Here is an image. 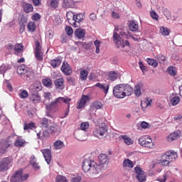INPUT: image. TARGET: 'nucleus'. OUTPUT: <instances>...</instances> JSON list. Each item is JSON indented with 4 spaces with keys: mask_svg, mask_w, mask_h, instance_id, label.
I'll use <instances>...</instances> for the list:
<instances>
[{
    "mask_svg": "<svg viewBox=\"0 0 182 182\" xmlns=\"http://www.w3.org/2000/svg\"><path fill=\"white\" fill-rule=\"evenodd\" d=\"M82 168L84 173H89L90 171L94 178L100 177V173H102L100 165H97V163L95 162V161L85 159L82 162Z\"/></svg>",
    "mask_w": 182,
    "mask_h": 182,
    "instance_id": "obj_1",
    "label": "nucleus"
},
{
    "mask_svg": "<svg viewBox=\"0 0 182 182\" xmlns=\"http://www.w3.org/2000/svg\"><path fill=\"white\" fill-rule=\"evenodd\" d=\"M70 100H71L68 97H60L56 98L55 100L53 101L51 103L46 105V116H47V117H52L50 113H55L56 109H59V105H62V103H65V105H68L67 109H70Z\"/></svg>",
    "mask_w": 182,
    "mask_h": 182,
    "instance_id": "obj_2",
    "label": "nucleus"
},
{
    "mask_svg": "<svg viewBox=\"0 0 182 182\" xmlns=\"http://www.w3.org/2000/svg\"><path fill=\"white\" fill-rule=\"evenodd\" d=\"M133 87L128 84L117 85L113 88V95L117 99H124L126 96H132Z\"/></svg>",
    "mask_w": 182,
    "mask_h": 182,
    "instance_id": "obj_3",
    "label": "nucleus"
},
{
    "mask_svg": "<svg viewBox=\"0 0 182 182\" xmlns=\"http://www.w3.org/2000/svg\"><path fill=\"white\" fill-rule=\"evenodd\" d=\"M138 143L141 147L154 149V143L149 135H144L139 138Z\"/></svg>",
    "mask_w": 182,
    "mask_h": 182,
    "instance_id": "obj_4",
    "label": "nucleus"
},
{
    "mask_svg": "<svg viewBox=\"0 0 182 182\" xmlns=\"http://www.w3.org/2000/svg\"><path fill=\"white\" fill-rule=\"evenodd\" d=\"M93 135L97 139H106L107 137V126L102 125L101 127H97L93 130Z\"/></svg>",
    "mask_w": 182,
    "mask_h": 182,
    "instance_id": "obj_5",
    "label": "nucleus"
},
{
    "mask_svg": "<svg viewBox=\"0 0 182 182\" xmlns=\"http://www.w3.org/2000/svg\"><path fill=\"white\" fill-rule=\"evenodd\" d=\"M13 163L14 159L11 156L2 159L0 161V172L7 171V170H9V168L12 166Z\"/></svg>",
    "mask_w": 182,
    "mask_h": 182,
    "instance_id": "obj_6",
    "label": "nucleus"
},
{
    "mask_svg": "<svg viewBox=\"0 0 182 182\" xmlns=\"http://www.w3.org/2000/svg\"><path fill=\"white\" fill-rule=\"evenodd\" d=\"M135 173L136 174V178L138 181L143 182L146 181V173L139 166L134 168Z\"/></svg>",
    "mask_w": 182,
    "mask_h": 182,
    "instance_id": "obj_7",
    "label": "nucleus"
},
{
    "mask_svg": "<svg viewBox=\"0 0 182 182\" xmlns=\"http://www.w3.org/2000/svg\"><path fill=\"white\" fill-rule=\"evenodd\" d=\"M89 95H82L81 96V98L78 100L77 104V109H83L86 106V103L89 102L90 100Z\"/></svg>",
    "mask_w": 182,
    "mask_h": 182,
    "instance_id": "obj_8",
    "label": "nucleus"
},
{
    "mask_svg": "<svg viewBox=\"0 0 182 182\" xmlns=\"http://www.w3.org/2000/svg\"><path fill=\"white\" fill-rule=\"evenodd\" d=\"M60 70H61V72H63V73L65 75V76H70V75L73 73L70 65H69V63H68V62H65V61L63 63Z\"/></svg>",
    "mask_w": 182,
    "mask_h": 182,
    "instance_id": "obj_9",
    "label": "nucleus"
},
{
    "mask_svg": "<svg viewBox=\"0 0 182 182\" xmlns=\"http://www.w3.org/2000/svg\"><path fill=\"white\" fill-rule=\"evenodd\" d=\"M42 83L41 81H35L29 88V92H33L36 93H39L42 90Z\"/></svg>",
    "mask_w": 182,
    "mask_h": 182,
    "instance_id": "obj_10",
    "label": "nucleus"
},
{
    "mask_svg": "<svg viewBox=\"0 0 182 182\" xmlns=\"http://www.w3.org/2000/svg\"><path fill=\"white\" fill-rule=\"evenodd\" d=\"M54 85L57 90H63L65 89V79L63 77L55 79L54 80Z\"/></svg>",
    "mask_w": 182,
    "mask_h": 182,
    "instance_id": "obj_11",
    "label": "nucleus"
},
{
    "mask_svg": "<svg viewBox=\"0 0 182 182\" xmlns=\"http://www.w3.org/2000/svg\"><path fill=\"white\" fill-rule=\"evenodd\" d=\"M14 54L16 55V56H23V44L22 43H16L14 45Z\"/></svg>",
    "mask_w": 182,
    "mask_h": 182,
    "instance_id": "obj_12",
    "label": "nucleus"
},
{
    "mask_svg": "<svg viewBox=\"0 0 182 182\" xmlns=\"http://www.w3.org/2000/svg\"><path fill=\"white\" fill-rule=\"evenodd\" d=\"M42 154L43 155V157L47 163V164H50V161L52 160V154L50 152V149H41V150Z\"/></svg>",
    "mask_w": 182,
    "mask_h": 182,
    "instance_id": "obj_13",
    "label": "nucleus"
},
{
    "mask_svg": "<svg viewBox=\"0 0 182 182\" xmlns=\"http://www.w3.org/2000/svg\"><path fill=\"white\" fill-rule=\"evenodd\" d=\"M22 169L17 171L14 173L10 179L11 182H22Z\"/></svg>",
    "mask_w": 182,
    "mask_h": 182,
    "instance_id": "obj_14",
    "label": "nucleus"
},
{
    "mask_svg": "<svg viewBox=\"0 0 182 182\" xmlns=\"http://www.w3.org/2000/svg\"><path fill=\"white\" fill-rule=\"evenodd\" d=\"M11 146V141L9 139L4 140L0 144V154H5L6 152V149L10 147Z\"/></svg>",
    "mask_w": 182,
    "mask_h": 182,
    "instance_id": "obj_15",
    "label": "nucleus"
},
{
    "mask_svg": "<svg viewBox=\"0 0 182 182\" xmlns=\"http://www.w3.org/2000/svg\"><path fill=\"white\" fill-rule=\"evenodd\" d=\"M165 154L168 158V159L171 161V163H172V161H176V160L178 157V154L174 150L167 151L165 153Z\"/></svg>",
    "mask_w": 182,
    "mask_h": 182,
    "instance_id": "obj_16",
    "label": "nucleus"
},
{
    "mask_svg": "<svg viewBox=\"0 0 182 182\" xmlns=\"http://www.w3.org/2000/svg\"><path fill=\"white\" fill-rule=\"evenodd\" d=\"M98 160L101 166H107L109 164V157L105 154H100L98 156Z\"/></svg>",
    "mask_w": 182,
    "mask_h": 182,
    "instance_id": "obj_17",
    "label": "nucleus"
},
{
    "mask_svg": "<svg viewBox=\"0 0 182 182\" xmlns=\"http://www.w3.org/2000/svg\"><path fill=\"white\" fill-rule=\"evenodd\" d=\"M30 102H31L32 103H39L41 102V96L39 95V92H30Z\"/></svg>",
    "mask_w": 182,
    "mask_h": 182,
    "instance_id": "obj_18",
    "label": "nucleus"
},
{
    "mask_svg": "<svg viewBox=\"0 0 182 182\" xmlns=\"http://www.w3.org/2000/svg\"><path fill=\"white\" fill-rule=\"evenodd\" d=\"M83 14H74L73 16V19H74V25L73 26L74 28H77V23H80L82 21H83Z\"/></svg>",
    "mask_w": 182,
    "mask_h": 182,
    "instance_id": "obj_19",
    "label": "nucleus"
},
{
    "mask_svg": "<svg viewBox=\"0 0 182 182\" xmlns=\"http://www.w3.org/2000/svg\"><path fill=\"white\" fill-rule=\"evenodd\" d=\"M113 41L117 46V48H119L120 45H122V37L117 33H114L113 34Z\"/></svg>",
    "mask_w": 182,
    "mask_h": 182,
    "instance_id": "obj_20",
    "label": "nucleus"
},
{
    "mask_svg": "<svg viewBox=\"0 0 182 182\" xmlns=\"http://www.w3.org/2000/svg\"><path fill=\"white\" fill-rule=\"evenodd\" d=\"M170 163H171V160L166 156V155L164 154L161 156L160 164L164 167H167V166H169Z\"/></svg>",
    "mask_w": 182,
    "mask_h": 182,
    "instance_id": "obj_21",
    "label": "nucleus"
},
{
    "mask_svg": "<svg viewBox=\"0 0 182 182\" xmlns=\"http://www.w3.org/2000/svg\"><path fill=\"white\" fill-rule=\"evenodd\" d=\"M49 124H50V121L48 119V118L43 117L40 119V126L43 129H48V127H49Z\"/></svg>",
    "mask_w": 182,
    "mask_h": 182,
    "instance_id": "obj_22",
    "label": "nucleus"
},
{
    "mask_svg": "<svg viewBox=\"0 0 182 182\" xmlns=\"http://www.w3.org/2000/svg\"><path fill=\"white\" fill-rule=\"evenodd\" d=\"M22 8L25 14H31V12H33V6L29 3L23 4Z\"/></svg>",
    "mask_w": 182,
    "mask_h": 182,
    "instance_id": "obj_23",
    "label": "nucleus"
},
{
    "mask_svg": "<svg viewBox=\"0 0 182 182\" xmlns=\"http://www.w3.org/2000/svg\"><path fill=\"white\" fill-rule=\"evenodd\" d=\"M61 64H62V59H60V58L59 57H57L55 59L50 60V65L54 69L55 68H58V66H60Z\"/></svg>",
    "mask_w": 182,
    "mask_h": 182,
    "instance_id": "obj_24",
    "label": "nucleus"
},
{
    "mask_svg": "<svg viewBox=\"0 0 182 182\" xmlns=\"http://www.w3.org/2000/svg\"><path fill=\"white\" fill-rule=\"evenodd\" d=\"M73 16H75V13L73 11H68L66 14V18L68 23L73 26V25H75V21L73 19Z\"/></svg>",
    "mask_w": 182,
    "mask_h": 182,
    "instance_id": "obj_25",
    "label": "nucleus"
},
{
    "mask_svg": "<svg viewBox=\"0 0 182 182\" xmlns=\"http://www.w3.org/2000/svg\"><path fill=\"white\" fill-rule=\"evenodd\" d=\"M95 86L96 87H99V89H101L102 90H103L105 95H107V93L109 92V84L103 85L100 82H98L95 85Z\"/></svg>",
    "mask_w": 182,
    "mask_h": 182,
    "instance_id": "obj_26",
    "label": "nucleus"
},
{
    "mask_svg": "<svg viewBox=\"0 0 182 182\" xmlns=\"http://www.w3.org/2000/svg\"><path fill=\"white\" fill-rule=\"evenodd\" d=\"M75 35L78 39H82L85 35H86V31L82 28H77L75 31Z\"/></svg>",
    "mask_w": 182,
    "mask_h": 182,
    "instance_id": "obj_27",
    "label": "nucleus"
},
{
    "mask_svg": "<svg viewBox=\"0 0 182 182\" xmlns=\"http://www.w3.org/2000/svg\"><path fill=\"white\" fill-rule=\"evenodd\" d=\"M17 73L18 75H26V73H28V67L25 65H21L18 67Z\"/></svg>",
    "mask_w": 182,
    "mask_h": 182,
    "instance_id": "obj_28",
    "label": "nucleus"
},
{
    "mask_svg": "<svg viewBox=\"0 0 182 182\" xmlns=\"http://www.w3.org/2000/svg\"><path fill=\"white\" fill-rule=\"evenodd\" d=\"M129 28L132 32H136L139 29V23L136 21L133 20L129 22Z\"/></svg>",
    "mask_w": 182,
    "mask_h": 182,
    "instance_id": "obj_29",
    "label": "nucleus"
},
{
    "mask_svg": "<svg viewBox=\"0 0 182 182\" xmlns=\"http://www.w3.org/2000/svg\"><path fill=\"white\" fill-rule=\"evenodd\" d=\"M50 131L51 134H59L60 133V127L56 124H53L50 127Z\"/></svg>",
    "mask_w": 182,
    "mask_h": 182,
    "instance_id": "obj_30",
    "label": "nucleus"
},
{
    "mask_svg": "<svg viewBox=\"0 0 182 182\" xmlns=\"http://www.w3.org/2000/svg\"><path fill=\"white\" fill-rule=\"evenodd\" d=\"M179 136L180 134H178V132H174L168 135L166 140L167 141H169V142L174 141V140H177V139H178Z\"/></svg>",
    "mask_w": 182,
    "mask_h": 182,
    "instance_id": "obj_31",
    "label": "nucleus"
},
{
    "mask_svg": "<svg viewBox=\"0 0 182 182\" xmlns=\"http://www.w3.org/2000/svg\"><path fill=\"white\" fill-rule=\"evenodd\" d=\"M53 146L55 150H60L65 147V144L60 140H57L53 143Z\"/></svg>",
    "mask_w": 182,
    "mask_h": 182,
    "instance_id": "obj_32",
    "label": "nucleus"
},
{
    "mask_svg": "<svg viewBox=\"0 0 182 182\" xmlns=\"http://www.w3.org/2000/svg\"><path fill=\"white\" fill-rule=\"evenodd\" d=\"M122 166L124 168L128 167L129 168H133V167H134L133 161H132L130 159H124L123 161Z\"/></svg>",
    "mask_w": 182,
    "mask_h": 182,
    "instance_id": "obj_33",
    "label": "nucleus"
},
{
    "mask_svg": "<svg viewBox=\"0 0 182 182\" xmlns=\"http://www.w3.org/2000/svg\"><path fill=\"white\" fill-rule=\"evenodd\" d=\"M74 5L75 3L73 2V0H63V6L65 9L73 8Z\"/></svg>",
    "mask_w": 182,
    "mask_h": 182,
    "instance_id": "obj_34",
    "label": "nucleus"
},
{
    "mask_svg": "<svg viewBox=\"0 0 182 182\" xmlns=\"http://www.w3.org/2000/svg\"><path fill=\"white\" fill-rule=\"evenodd\" d=\"M28 32H35L36 31V24L33 21H30L27 25Z\"/></svg>",
    "mask_w": 182,
    "mask_h": 182,
    "instance_id": "obj_35",
    "label": "nucleus"
},
{
    "mask_svg": "<svg viewBox=\"0 0 182 182\" xmlns=\"http://www.w3.org/2000/svg\"><path fill=\"white\" fill-rule=\"evenodd\" d=\"M26 144V141L22 139H17L14 143L16 147H23Z\"/></svg>",
    "mask_w": 182,
    "mask_h": 182,
    "instance_id": "obj_36",
    "label": "nucleus"
},
{
    "mask_svg": "<svg viewBox=\"0 0 182 182\" xmlns=\"http://www.w3.org/2000/svg\"><path fill=\"white\" fill-rule=\"evenodd\" d=\"M35 58L37 59V60H39L40 62L43 61V53L42 50L35 51Z\"/></svg>",
    "mask_w": 182,
    "mask_h": 182,
    "instance_id": "obj_37",
    "label": "nucleus"
},
{
    "mask_svg": "<svg viewBox=\"0 0 182 182\" xmlns=\"http://www.w3.org/2000/svg\"><path fill=\"white\" fill-rule=\"evenodd\" d=\"M120 137L124 140V143L127 144V146L133 144V140L131 139L130 137L127 136V135H121Z\"/></svg>",
    "mask_w": 182,
    "mask_h": 182,
    "instance_id": "obj_38",
    "label": "nucleus"
},
{
    "mask_svg": "<svg viewBox=\"0 0 182 182\" xmlns=\"http://www.w3.org/2000/svg\"><path fill=\"white\" fill-rule=\"evenodd\" d=\"M30 163H31V166H33V167H34L35 170H39V168H41V166L36 162V159L35 158V156H33L32 158H31Z\"/></svg>",
    "mask_w": 182,
    "mask_h": 182,
    "instance_id": "obj_39",
    "label": "nucleus"
},
{
    "mask_svg": "<svg viewBox=\"0 0 182 182\" xmlns=\"http://www.w3.org/2000/svg\"><path fill=\"white\" fill-rule=\"evenodd\" d=\"M49 6L51 9H56L59 6V0L50 1Z\"/></svg>",
    "mask_w": 182,
    "mask_h": 182,
    "instance_id": "obj_40",
    "label": "nucleus"
},
{
    "mask_svg": "<svg viewBox=\"0 0 182 182\" xmlns=\"http://www.w3.org/2000/svg\"><path fill=\"white\" fill-rule=\"evenodd\" d=\"M117 80V73L114 71L109 72L108 76V80H111V82H114V80Z\"/></svg>",
    "mask_w": 182,
    "mask_h": 182,
    "instance_id": "obj_41",
    "label": "nucleus"
},
{
    "mask_svg": "<svg viewBox=\"0 0 182 182\" xmlns=\"http://www.w3.org/2000/svg\"><path fill=\"white\" fill-rule=\"evenodd\" d=\"M89 75V72L86 70H82L80 72V76L82 80H86L87 79V75Z\"/></svg>",
    "mask_w": 182,
    "mask_h": 182,
    "instance_id": "obj_42",
    "label": "nucleus"
},
{
    "mask_svg": "<svg viewBox=\"0 0 182 182\" xmlns=\"http://www.w3.org/2000/svg\"><path fill=\"white\" fill-rule=\"evenodd\" d=\"M92 107L96 109V110H99V109H102L103 107V103L100 101H95L92 102Z\"/></svg>",
    "mask_w": 182,
    "mask_h": 182,
    "instance_id": "obj_43",
    "label": "nucleus"
},
{
    "mask_svg": "<svg viewBox=\"0 0 182 182\" xmlns=\"http://www.w3.org/2000/svg\"><path fill=\"white\" fill-rule=\"evenodd\" d=\"M9 69H11V66H9V64H2L0 66L1 73H5V72L9 70Z\"/></svg>",
    "mask_w": 182,
    "mask_h": 182,
    "instance_id": "obj_44",
    "label": "nucleus"
},
{
    "mask_svg": "<svg viewBox=\"0 0 182 182\" xmlns=\"http://www.w3.org/2000/svg\"><path fill=\"white\" fill-rule=\"evenodd\" d=\"M35 122H30L28 124L25 123L23 129L24 130H32V129H35Z\"/></svg>",
    "mask_w": 182,
    "mask_h": 182,
    "instance_id": "obj_45",
    "label": "nucleus"
},
{
    "mask_svg": "<svg viewBox=\"0 0 182 182\" xmlns=\"http://www.w3.org/2000/svg\"><path fill=\"white\" fill-rule=\"evenodd\" d=\"M170 102L172 106H177L180 103V97L175 96L171 99Z\"/></svg>",
    "mask_w": 182,
    "mask_h": 182,
    "instance_id": "obj_46",
    "label": "nucleus"
},
{
    "mask_svg": "<svg viewBox=\"0 0 182 182\" xmlns=\"http://www.w3.org/2000/svg\"><path fill=\"white\" fill-rule=\"evenodd\" d=\"M81 130H83L84 132H87L89 130V127H90V124L89 122H82L80 124Z\"/></svg>",
    "mask_w": 182,
    "mask_h": 182,
    "instance_id": "obj_47",
    "label": "nucleus"
},
{
    "mask_svg": "<svg viewBox=\"0 0 182 182\" xmlns=\"http://www.w3.org/2000/svg\"><path fill=\"white\" fill-rule=\"evenodd\" d=\"M147 63L148 65H150V66H153L154 68H157V66H159V63H157V61L154 59L148 58Z\"/></svg>",
    "mask_w": 182,
    "mask_h": 182,
    "instance_id": "obj_48",
    "label": "nucleus"
},
{
    "mask_svg": "<svg viewBox=\"0 0 182 182\" xmlns=\"http://www.w3.org/2000/svg\"><path fill=\"white\" fill-rule=\"evenodd\" d=\"M102 44V41L99 40H95L94 41V45L96 48L95 53H100V45Z\"/></svg>",
    "mask_w": 182,
    "mask_h": 182,
    "instance_id": "obj_49",
    "label": "nucleus"
},
{
    "mask_svg": "<svg viewBox=\"0 0 182 182\" xmlns=\"http://www.w3.org/2000/svg\"><path fill=\"white\" fill-rule=\"evenodd\" d=\"M42 82L43 86H46V87H50L52 86V80L50 78L43 79Z\"/></svg>",
    "mask_w": 182,
    "mask_h": 182,
    "instance_id": "obj_50",
    "label": "nucleus"
},
{
    "mask_svg": "<svg viewBox=\"0 0 182 182\" xmlns=\"http://www.w3.org/2000/svg\"><path fill=\"white\" fill-rule=\"evenodd\" d=\"M160 33L164 36H168L170 35V31H168V28H164L163 26L160 28Z\"/></svg>",
    "mask_w": 182,
    "mask_h": 182,
    "instance_id": "obj_51",
    "label": "nucleus"
},
{
    "mask_svg": "<svg viewBox=\"0 0 182 182\" xmlns=\"http://www.w3.org/2000/svg\"><path fill=\"white\" fill-rule=\"evenodd\" d=\"M67 82L70 86H75V85H76V79L74 77H67Z\"/></svg>",
    "mask_w": 182,
    "mask_h": 182,
    "instance_id": "obj_52",
    "label": "nucleus"
},
{
    "mask_svg": "<svg viewBox=\"0 0 182 182\" xmlns=\"http://www.w3.org/2000/svg\"><path fill=\"white\" fill-rule=\"evenodd\" d=\"M134 95L135 96H137V97H139V96H140V95H141V89L140 85H136L134 87Z\"/></svg>",
    "mask_w": 182,
    "mask_h": 182,
    "instance_id": "obj_53",
    "label": "nucleus"
},
{
    "mask_svg": "<svg viewBox=\"0 0 182 182\" xmlns=\"http://www.w3.org/2000/svg\"><path fill=\"white\" fill-rule=\"evenodd\" d=\"M28 96H29V93H28V91L26 90H21L20 94H19V97H21V99H26V97H28Z\"/></svg>",
    "mask_w": 182,
    "mask_h": 182,
    "instance_id": "obj_54",
    "label": "nucleus"
},
{
    "mask_svg": "<svg viewBox=\"0 0 182 182\" xmlns=\"http://www.w3.org/2000/svg\"><path fill=\"white\" fill-rule=\"evenodd\" d=\"M139 68L143 73H146V72H147L148 68H147V67H146V65H144V64H143V62L139 61Z\"/></svg>",
    "mask_w": 182,
    "mask_h": 182,
    "instance_id": "obj_55",
    "label": "nucleus"
},
{
    "mask_svg": "<svg viewBox=\"0 0 182 182\" xmlns=\"http://www.w3.org/2000/svg\"><path fill=\"white\" fill-rule=\"evenodd\" d=\"M164 15L167 19H171V12L168 9H165L164 10Z\"/></svg>",
    "mask_w": 182,
    "mask_h": 182,
    "instance_id": "obj_56",
    "label": "nucleus"
},
{
    "mask_svg": "<svg viewBox=\"0 0 182 182\" xmlns=\"http://www.w3.org/2000/svg\"><path fill=\"white\" fill-rule=\"evenodd\" d=\"M26 23H28V17L26 16L21 17L18 23V25H26Z\"/></svg>",
    "mask_w": 182,
    "mask_h": 182,
    "instance_id": "obj_57",
    "label": "nucleus"
},
{
    "mask_svg": "<svg viewBox=\"0 0 182 182\" xmlns=\"http://www.w3.org/2000/svg\"><path fill=\"white\" fill-rule=\"evenodd\" d=\"M65 32H66L67 35L70 36V35H73V28H72V27H70V26H66Z\"/></svg>",
    "mask_w": 182,
    "mask_h": 182,
    "instance_id": "obj_58",
    "label": "nucleus"
},
{
    "mask_svg": "<svg viewBox=\"0 0 182 182\" xmlns=\"http://www.w3.org/2000/svg\"><path fill=\"white\" fill-rule=\"evenodd\" d=\"M168 71L169 75H171V76H176V70H174V68L169 67L168 68Z\"/></svg>",
    "mask_w": 182,
    "mask_h": 182,
    "instance_id": "obj_59",
    "label": "nucleus"
},
{
    "mask_svg": "<svg viewBox=\"0 0 182 182\" xmlns=\"http://www.w3.org/2000/svg\"><path fill=\"white\" fill-rule=\"evenodd\" d=\"M141 129H149L150 128V124H149L146 122L143 121L141 123Z\"/></svg>",
    "mask_w": 182,
    "mask_h": 182,
    "instance_id": "obj_60",
    "label": "nucleus"
},
{
    "mask_svg": "<svg viewBox=\"0 0 182 182\" xmlns=\"http://www.w3.org/2000/svg\"><path fill=\"white\" fill-rule=\"evenodd\" d=\"M141 110L143 112H147V107H149L146 102H144V101H141Z\"/></svg>",
    "mask_w": 182,
    "mask_h": 182,
    "instance_id": "obj_61",
    "label": "nucleus"
},
{
    "mask_svg": "<svg viewBox=\"0 0 182 182\" xmlns=\"http://www.w3.org/2000/svg\"><path fill=\"white\" fill-rule=\"evenodd\" d=\"M156 181H159V182H166L167 181V174H164L162 178H158L157 179H156Z\"/></svg>",
    "mask_w": 182,
    "mask_h": 182,
    "instance_id": "obj_62",
    "label": "nucleus"
},
{
    "mask_svg": "<svg viewBox=\"0 0 182 182\" xmlns=\"http://www.w3.org/2000/svg\"><path fill=\"white\" fill-rule=\"evenodd\" d=\"M32 21H39L41 19V14L36 13L31 16Z\"/></svg>",
    "mask_w": 182,
    "mask_h": 182,
    "instance_id": "obj_63",
    "label": "nucleus"
},
{
    "mask_svg": "<svg viewBox=\"0 0 182 182\" xmlns=\"http://www.w3.org/2000/svg\"><path fill=\"white\" fill-rule=\"evenodd\" d=\"M72 182H82V176H77L73 178L71 180Z\"/></svg>",
    "mask_w": 182,
    "mask_h": 182,
    "instance_id": "obj_64",
    "label": "nucleus"
}]
</instances>
